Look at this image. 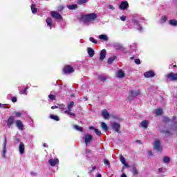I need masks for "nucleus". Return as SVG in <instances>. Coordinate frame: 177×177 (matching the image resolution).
<instances>
[{"label":"nucleus","mask_w":177,"mask_h":177,"mask_svg":"<svg viewBox=\"0 0 177 177\" xmlns=\"http://www.w3.org/2000/svg\"><path fill=\"white\" fill-rule=\"evenodd\" d=\"M74 107V102H71L67 104V109H66V105L62 104L59 106V109L61 110L62 114H68L71 117H75V113L71 112V109Z\"/></svg>","instance_id":"1"},{"label":"nucleus","mask_w":177,"mask_h":177,"mask_svg":"<svg viewBox=\"0 0 177 177\" xmlns=\"http://www.w3.org/2000/svg\"><path fill=\"white\" fill-rule=\"evenodd\" d=\"M97 17V15L96 14H87V15H82L81 20L84 24H91V23H93L95 20H96V18Z\"/></svg>","instance_id":"2"},{"label":"nucleus","mask_w":177,"mask_h":177,"mask_svg":"<svg viewBox=\"0 0 177 177\" xmlns=\"http://www.w3.org/2000/svg\"><path fill=\"white\" fill-rule=\"evenodd\" d=\"M6 153H8V139L5 138L2 144L1 156L3 158H6Z\"/></svg>","instance_id":"3"},{"label":"nucleus","mask_w":177,"mask_h":177,"mask_svg":"<svg viewBox=\"0 0 177 177\" xmlns=\"http://www.w3.org/2000/svg\"><path fill=\"white\" fill-rule=\"evenodd\" d=\"M153 148L158 151H162V147L161 146V142H160V140H155L153 143Z\"/></svg>","instance_id":"4"},{"label":"nucleus","mask_w":177,"mask_h":177,"mask_svg":"<svg viewBox=\"0 0 177 177\" xmlns=\"http://www.w3.org/2000/svg\"><path fill=\"white\" fill-rule=\"evenodd\" d=\"M167 78L169 81H177V73L170 72L167 75Z\"/></svg>","instance_id":"5"},{"label":"nucleus","mask_w":177,"mask_h":177,"mask_svg":"<svg viewBox=\"0 0 177 177\" xmlns=\"http://www.w3.org/2000/svg\"><path fill=\"white\" fill-rule=\"evenodd\" d=\"M129 93L131 96L128 97L129 100H133V97L138 96V95L140 93V91L136 90V91H133V90L129 91Z\"/></svg>","instance_id":"6"},{"label":"nucleus","mask_w":177,"mask_h":177,"mask_svg":"<svg viewBox=\"0 0 177 177\" xmlns=\"http://www.w3.org/2000/svg\"><path fill=\"white\" fill-rule=\"evenodd\" d=\"M128 8H129V3H128V1H122L119 6V9H120V10H127Z\"/></svg>","instance_id":"7"},{"label":"nucleus","mask_w":177,"mask_h":177,"mask_svg":"<svg viewBox=\"0 0 177 177\" xmlns=\"http://www.w3.org/2000/svg\"><path fill=\"white\" fill-rule=\"evenodd\" d=\"M63 71L64 74H71V73H74V68L68 65L64 68Z\"/></svg>","instance_id":"8"},{"label":"nucleus","mask_w":177,"mask_h":177,"mask_svg":"<svg viewBox=\"0 0 177 177\" xmlns=\"http://www.w3.org/2000/svg\"><path fill=\"white\" fill-rule=\"evenodd\" d=\"M84 140V142L86 143V145L88 146V143H90V142H92V140L93 139V136L91 134H86L83 138Z\"/></svg>","instance_id":"9"},{"label":"nucleus","mask_w":177,"mask_h":177,"mask_svg":"<svg viewBox=\"0 0 177 177\" xmlns=\"http://www.w3.org/2000/svg\"><path fill=\"white\" fill-rule=\"evenodd\" d=\"M50 15L53 19H55V20H62V15L59 14V12L56 11H52Z\"/></svg>","instance_id":"10"},{"label":"nucleus","mask_w":177,"mask_h":177,"mask_svg":"<svg viewBox=\"0 0 177 177\" xmlns=\"http://www.w3.org/2000/svg\"><path fill=\"white\" fill-rule=\"evenodd\" d=\"M6 124L8 128H10L13 124H15V117L10 116L7 120Z\"/></svg>","instance_id":"11"},{"label":"nucleus","mask_w":177,"mask_h":177,"mask_svg":"<svg viewBox=\"0 0 177 177\" xmlns=\"http://www.w3.org/2000/svg\"><path fill=\"white\" fill-rule=\"evenodd\" d=\"M16 127L19 129V131H24V124L21 120L15 121Z\"/></svg>","instance_id":"12"},{"label":"nucleus","mask_w":177,"mask_h":177,"mask_svg":"<svg viewBox=\"0 0 177 177\" xmlns=\"http://www.w3.org/2000/svg\"><path fill=\"white\" fill-rule=\"evenodd\" d=\"M133 23L134 24V28H136V30L140 32H142L143 30V28L140 26V24H139V22H138L136 19H133Z\"/></svg>","instance_id":"13"},{"label":"nucleus","mask_w":177,"mask_h":177,"mask_svg":"<svg viewBox=\"0 0 177 177\" xmlns=\"http://www.w3.org/2000/svg\"><path fill=\"white\" fill-rule=\"evenodd\" d=\"M112 128L118 133H121V131H120V124H118L117 122L113 123L112 124Z\"/></svg>","instance_id":"14"},{"label":"nucleus","mask_w":177,"mask_h":177,"mask_svg":"<svg viewBox=\"0 0 177 177\" xmlns=\"http://www.w3.org/2000/svg\"><path fill=\"white\" fill-rule=\"evenodd\" d=\"M26 149V146L23 142H19V154H24V150Z\"/></svg>","instance_id":"15"},{"label":"nucleus","mask_w":177,"mask_h":177,"mask_svg":"<svg viewBox=\"0 0 177 177\" xmlns=\"http://www.w3.org/2000/svg\"><path fill=\"white\" fill-rule=\"evenodd\" d=\"M106 55H107V51L105 49H103L100 53V60L103 62L106 59Z\"/></svg>","instance_id":"16"},{"label":"nucleus","mask_w":177,"mask_h":177,"mask_svg":"<svg viewBox=\"0 0 177 177\" xmlns=\"http://www.w3.org/2000/svg\"><path fill=\"white\" fill-rule=\"evenodd\" d=\"M154 75H155V74L153 71H149L144 73V76L145 77V78H153V77H154Z\"/></svg>","instance_id":"17"},{"label":"nucleus","mask_w":177,"mask_h":177,"mask_svg":"<svg viewBox=\"0 0 177 177\" xmlns=\"http://www.w3.org/2000/svg\"><path fill=\"white\" fill-rule=\"evenodd\" d=\"M48 27H49L50 30H52V26H53V21H52V18L48 17L46 20Z\"/></svg>","instance_id":"18"},{"label":"nucleus","mask_w":177,"mask_h":177,"mask_svg":"<svg viewBox=\"0 0 177 177\" xmlns=\"http://www.w3.org/2000/svg\"><path fill=\"white\" fill-rule=\"evenodd\" d=\"M59 162V159L55 158V159H50L48 160V163L51 167H55L57 163Z\"/></svg>","instance_id":"19"},{"label":"nucleus","mask_w":177,"mask_h":177,"mask_svg":"<svg viewBox=\"0 0 177 177\" xmlns=\"http://www.w3.org/2000/svg\"><path fill=\"white\" fill-rule=\"evenodd\" d=\"M102 115L105 119L107 120L110 117V114L109 113V111L107 110L104 109L102 111Z\"/></svg>","instance_id":"20"},{"label":"nucleus","mask_w":177,"mask_h":177,"mask_svg":"<svg viewBox=\"0 0 177 177\" xmlns=\"http://www.w3.org/2000/svg\"><path fill=\"white\" fill-rule=\"evenodd\" d=\"M87 53L90 57H93V56H95V50H93V49H92L91 48H87Z\"/></svg>","instance_id":"21"},{"label":"nucleus","mask_w":177,"mask_h":177,"mask_svg":"<svg viewBox=\"0 0 177 177\" xmlns=\"http://www.w3.org/2000/svg\"><path fill=\"white\" fill-rule=\"evenodd\" d=\"M124 76H125V73H124V71H122V70L118 71V73H117L118 78H124Z\"/></svg>","instance_id":"22"},{"label":"nucleus","mask_w":177,"mask_h":177,"mask_svg":"<svg viewBox=\"0 0 177 177\" xmlns=\"http://www.w3.org/2000/svg\"><path fill=\"white\" fill-rule=\"evenodd\" d=\"M99 39L102 40V41H109V37L107 36V35H100L99 36Z\"/></svg>","instance_id":"23"},{"label":"nucleus","mask_w":177,"mask_h":177,"mask_svg":"<svg viewBox=\"0 0 177 177\" xmlns=\"http://www.w3.org/2000/svg\"><path fill=\"white\" fill-rule=\"evenodd\" d=\"M141 127H142V128H145L146 129V128H147L148 125H149V120H143L141 124H140Z\"/></svg>","instance_id":"24"},{"label":"nucleus","mask_w":177,"mask_h":177,"mask_svg":"<svg viewBox=\"0 0 177 177\" xmlns=\"http://www.w3.org/2000/svg\"><path fill=\"white\" fill-rule=\"evenodd\" d=\"M120 161L122 164L124 165V167H127V168L129 167V165H128V163H127V161L125 160V158L123 157L122 156L120 157Z\"/></svg>","instance_id":"25"},{"label":"nucleus","mask_w":177,"mask_h":177,"mask_svg":"<svg viewBox=\"0 0 177 177\" xmlns=\"http://www.w3.org/2000/svg\"><path fill=\"white\" fill-rule=\"evenodd\" d=\"M67 8L68 9H69V10H75V9L78 8V6H77V4H72V5L67 6Z\"/></svg>","instance_id":"26"},{"label":"nucleus","mask_w":177,"mask_h":177,"mask_svg":"<svg viewBox=\"0 0 177 177\" xmlns=\"http://www.w3.org/2000/svg\"><path fill=\"white\" fill-rule=\"evenodd\" d=\"M115 59H117V56H113V57H110L108 59L107 63L109 64H111V63H113V62H114L115 60Z\"/></svg>","instance_id":"27"},{"label":"nucleus","mask_w":177,"mask_h":177,"mask_svg":"<svg viewBox=\"0 0 177 177\" xmlns=\"http://www.w3.org/2000/svg\"><path fill=\"white\" fill-rule=\"evenodd\" d=\"M169 24H170V26H173V27H176L177 21L176 19H171L169 21Z\"/></svg>","instance_id":"28"},{"label":"nucleus","mask_w":177,"mask_h":177,"mask_svg":"<svg viewBox=\"0 0 177 177\" xmlns=\"http://www.w3.org/2000/svg\"><path fill=\"white\" fill-rule=\"evenodd\" d=\"M113 46L115 49H117L118 50L120 49H122V45H121V44H119V43H115L113 44Z\"/></svg>","instance_id":"29"},{"label":"nucleus","mask_w":177,"mask_h":177,"mask_svg":"<svg viewBox=\"0 0 177 177\" xmlns=\"http://www.w3.org/2000/svg\"><path fill=\"white\" fill-rule=\"evenodd\" d=\"M101 128H102L103 131H109V127H107V124L104 122H101Z\"/></svg>","instance_id":"30"},{"label":"nucleus","mask_w":177,"mask_h":177,"mask_svg":"<svg viewBox=\"0 0 177 177\" xmlns=\"http://www.w3.org/2000/svg\"><path fill=\"white\" fill-rule=\"evenodd\" d=\"M168 20V17L167 16H162L160 20V24H162L163 23H165Z\"/></svg>","instance_id":"31"},{"label":"nucleus","mask_w":177,"mask_h":177,"mask_svg":"<svg viewBox=\"0 0 177 177\" xmlns=\"http://www.w3.org/2000/svg\"><path fill=\"white\" fill-rule=\"evenodd\" d=\"M30 8L32 13H33V15H35V13H37V7H35V4H32Z\"/></svg>","instance_id":"32"},{"label":"nucleus","mask_w":177,"mask_h":177,"mask_svg":"<svg viewBox=\"0 0 177 177\" xmlns=\"http://www.w3.org/2000/svg\"><path fill=\"white\" fill-rule=\"evenodd\" d=\"M27 89H28V86H26L24 91H21L20 88H19L20 95H27Z\"/></svg>","instance_id":"33"},{"label":"nucleus","mask_w":177,"mask_h":177,"mask_svg":"<svg viewBox=\"0 0 177 177\" xmlns=\"http://www.w3.org/2000/svg\"><path fill=\"white\" fill-rule=\"evenodd\" d=\"M156 115H161V114H162V109H158L155 110L154 111Z\"/></svg>","instance_id":"34"},{"label":"nucleus","mask_w":177,"mask_h":177,"mask_svg":"<svg viewBox=\"0 0 177 177\" xmlns=\"http://www.w3.org/2000/svg\"><path fill=\"white\" fill-rule=\"evenodd\" d=\"M50 118L52 120H55V121H59V116L55 115H50Z\"/></svg>","instance_id":"35"},{"label":"nucleus","mask_w":177,"mask_h":177,"mask_svg":"<svg viewBox=\"0 0 177 177\" xmlns=\"http://www.w3.org/2000/svg\"><path fill=\"white\" fill-rule=\"evenodd\" d=\"M169 161H170L169 157L165 156L163 158V162H165V164H168V162H169Z\"/></svg>","instance_id":"36"},{"label":"nucleus","mask_w":177,"mask_h":177,"mask_svg":"<svg viewBox=\"0 0 177 177\" xmlns=\"http://www.w3.org/2000/svg\"><path fill=\"white\" fill-rule=\"evenodd\" d=\"M86 2H88V0H77L78 5H84V3H86Z\"/></svg>","instance_id":"37"},{"label":"nucleus","mask_w":177,"mask_h":177,"mask_svg":"<svg viewBox=\"0 0 177 177\" xmlns=\"http://www.w3.org/2000/svg\"><path fill=\"white\" fill-rule=\"evenodd\" d=\"M74 129H76V131H79L80 132H82L83 131L82 127L77 125H75Z\"/></svg>","instance_id":"38"},{"label":"nucleus","mask_w":177,"mask_h":177,"mask_svg":"<svg viewBox=\"0 0 177 177\" xmlns=\"http://www.w3.org/2000/svg\"><path fill=\"white\" fill-rule=\"evenodd\" d=\"M98 79L100 80V81H106L107 80V77L104 75H99Z\"/></svg>","instance_id":"39"},{"label":"nucleus","mask_w":177,"mask_h":177,"mask_svg":"<svg viewBox=\"0 0 177 177\" xmlns=\"http://www.w3.org/2000/svg\"><path fill=\"white\" fill-rule=\"evenodd\" d=\"M48 98L50 100H56V95L50 94L48 95Z\"/></svg>","instance_id":"40"},{"label":"nucleus","mask_w":177,"mask_h":177,"mask_svg":"<svg viewBox=\"0 0 177 177\" xmlns=\"http://www.w3.org/2000/svg\"><path fill=\"white\" fill-rule=\"evenodd\" d=\"M15 117H21V115L23 114V112H17V111H15L14 113Z\"/></svg>","instance_id":"41"},{"label":"nucleus","mask_w":177,"mask_h":177,"mask_svg":"<svg viewBox=\"0 0 177 177\" xmlns=\"http://www.w3.org/2000/svg\"><path fill=\"white\" fill-rule=\"evenodd\" d=\"M95 133L97 136H102V132L100 131H99V129H95Z\"/></svg>","instance_id":"42"},{"label":"nucleus","mask_w":177,"mask_h":177,"mask_svg":"<svg viewBox=\"0 0 177 177\" xmlns=\"http://www.w3.org/2000/svg\"><path fill=\"white\" fill-rule=\"evenodd\" d=\"M89 41L93 42V44H97V41H96L93 37H90Z\"/></svg>","instance_id":"43"},{"label":"nucleus","mask_w":177,"mask_h":177,"mask_svg":"<svg viewBox=\"0 0 177 177\" xmlns=\"http://www.w3.org/2000/svg\"><path fill=\"white\" fill-rule=\"evenodd\" d=\"M120 20H121L122 21H125L127 20V16H125V15L121 16V17H120Z\"/></svg>","instance_id":"44"},{"label":"nucleus","mask_w":177,"mask_h":177,"mask_svg":"<svg viewBox=\"0 0 177 177\" xmlns=\"http://www.w3.org/2000/svg\"><path fill=\"white\" fill-rule=\"evenodd\" d=\"M133 175H138V170L135 167L133 168Z\"/></svg>","instance_id":"45"},{"label":"nucleus","mask_w":177,"mask_h":177,"mask_svg":"<svg viewBox=\"0 0 177 177\" xmlns=\"http://www.w3.org/2000/svg\"><path fill=\"white\" fill-rule=\"evenodd\" d=\"M134 62H135L136 64H140V59H136L134 60Z\"/></svg>","instance_id":"46"},{"label":"nucleus","mask_w":177,"mask_h":177,"mask_svg":"<svg viewBox=\"0 0 177 177\" xmlns=\"http://www.w3.org/2000/svg\"><path fill=\"white\" fill-rule=\"evenodd\" d=\"M12 103H16L17 102V98L16 97H13L12 98Z\"/></svg>","instance_id":"47"},{"label":"nucleus","mask_w":177,"mask_h":177,"mask_svg":"<svg viewBox=\"0 0 177 177\" xmlns=\"http://www.w3.org/2000/svg\"><path fill=\"white\" fill-rule=\"evenodd\" d=\"M104 164H106V165H110V162H109L107 159H104Z\"/></svg>","instance_id":"48"},{"label":"nucleus","mask_w":177,"mask_h":177,"mask_svg":"<svg viewBox=\"0 0 177 177\" xmlns=\"http://www.w3.org/2000/svg\"><path fill=\"white\" fill-rule=\"evenodd\" d=\"M109 8L111 9V10H114V6H113V5H109Z\"/></svg>","instance_id":"49"},{"label":"nucleus","mask_w":177,"mask_h":177,"mask_svg":"<svg viewBox=\"0 0 177 177\" xmlns=\"http://www.w3.org/2000/svg\"><path fill=\"white\" fill-rule=\"evenodd\" d=\"M52 110H55V109H59V106H51Z\"/></svg>","instance_id":"50"},{"label":"nucleus","mask_w":177,"mask_h":177,"mask_svg":"<svg viewBox=\"0 0 177 177\" xmlns=\"http://www.w3.org/2000/svg\"><path fill=\"white\" fill-rule=\"evenodd\" d=\"M166 135H167V136H169V135H171V133L169 131H165Z\"/></svg>","instance_id":"51"},{"label":"nucleus","mask_w":177,"mask_h":177,"mask_svg":"<svg viewBox=\"0 0 177 177\" xmlns=\"http://www.w3.org/2000/svg\"><path fill=\"white\" fill-rule=\"evenodd\" d=\"M5 104H0V107H4L5 109H7L6 107H5Z\"/></svg>","instance_id":"52"},{"label":"nucleus","mask_w":177,"mask_h":177,"mask_svg":"<svg viewBox=\"0 0 177 177\" xmlns=\"http://www.w3.org/2000/svg\"><path fill=\"white\" fill-rule=\"evenodd\" d=\"M159 172L162 173L164 172V171L162 170V168H159L158 169Z\"/></svg>","instance_id":"53"},{"label":"nucleus","mask_w":177,"mask_h":177,"mask_svg":"<svg viewBox=\"0 0 177 177\" xmlns=\"http://www.w3.org/2000/svg\"><path fill=\"white\" fill-rule=\"evenodd\" d=\"M90 129H93V131H95V129H95L93 126H91L90 127Z\"/></svg>","instance_id":"54"},{"label":"nucleus","mask_w":177,"mask_h":177,"mask_svg":"<svg viewBox=\"0 0 177 177\" xmlns=\"http://www.w3.org/2000/svg\"><path fill=\"white\" fill-rule=\"evenodd\" d=\"M148 154L149 156H152L153 153L151 152V151H149Z\"/></svg>","instance_id":"55"},{"label":"nucleus","mask_w":177,"mask_h":177,"mask_svg":"<svg viewBox=\"0 0 177 177\" xmlns=\"http://www.w3.org/2000/svg\"><path fill=\"white\" fill-rule=\"evenodd\" d=\"M64 9V7L61 6V7L59 8V10H63Z\"/></svg>","instance_id":"56"},{"label":"nucleus","mask_w":177,"mask_h":177,"mask_svg":"<svg viewBox=\"0 0 177 177\" xmlns=\"http://www.w3.org/2000/svg\"><path fill=\"white\" fill-rule=\"evenodd\" d=\"M95 177H102V174H97V176Z\"/></svg>","instance_id":"57"},{"label":"nucleus","mask_w":177,"mask_h":177,"mask_svg":"<svg viewBox=\"0 0 177 177\" xmlns=\"http://www.w3.org/2000/svg\"><path fill=\"white\" fill-rule=\"evenodd\" d=\"M121 177H127V175H126L125 174H122L121 175Z\"/></svg>","instance_id":"58"},{"label":"nucleus","mask_w":177,"mask_h":177,"mask_svg":"<svg viewBox=\"0 0 177 177\" xmlns=\"http://www.w3.org/2000/svg\"><path fill=\"white\" fill-rule=\"evenodd\" d=\"M165 121H169V118H165Z\"/></svg>","instance_id":"59"},{"label":"nucleus","mask_w":177,"mask_h":177,"mask_svg":"<svg viewBox=\"0 0 177 177\" xmlns=\"http://www.w3.org/2000/svg\"><path fill=\"white\" fill-rule=\"evenodd\" d=\"M95 169H96V167H93L91 171H95Z\"/></svg>","instance_id":"60"},{"label":"nucleus","mask_w":177,"mask_h":177,"mask_svg":"<svg viewBox=\"0 0 177 177\" xmlns=\"http://www.w3.org/2000/svg\"><path fill=\"white\" fill-rule=\"evenodd\" d=\"M43 146H44V147H46V144L44 143V144L43 145Z\"/></svg>","instance_id":"61"},{"label":"nucleus","mask_w":177,"mask_h":177,"mask_svg":"<svg viewBox=\"0 0 177 177\" xmlns=\"http://www.w3.org/2000/svg\"><path fill=\"white\" fill-rule=\"evenodd\" d=\"M133 48H136V44H133Z\"/></svg>","instance_id":"62"},{"label":"nucleus","mask_w":177,"mask_h":177,"mask_svg":"<svg viewBox=\"0 0 177 177\" xmlns=\"http://www.w3.org/2000/svg\"><path fill=\"white\" fill-rule=\"evenodd\" d=\"M85 100H88V97H84Z\"/></svg>","instance_id":"63"},{"label":"nucleus","mask_w":177,"mask_h":177,"mask_svg":"<svg viewBox=\"0 0 177 177\" xmlns=\"http://www.w3.org/2000/svg\"><path fill=\"white\" fill-rule=\"evenodd\" d=\"M86 153H91V151H86Z\"/></svg>","instance_id":"64"}]
</instances>
